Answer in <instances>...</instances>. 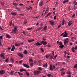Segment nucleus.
Instances as JSON below:
<instances>
[{
  "label": "nucleus",
  "instance_id": "b1692460",
  "mask_svg": "<svg viewBox=\"0 0 77 77\" xmlns=\"http://www.w3.org/2000/svg\"><path fill=\"white\" fill-rule=\"evenodd\" d=\"M47 63H46L45 64H44L43 65V67H45V68L46 67H47Z\"/></svg>",
  "mask_w": 77,
  "mask_h": 77
},
{
  "label": "nucleus",
  "instance_id": "5fc2aeb1",
  "mask_svg": "<svg viewBox=\"0 0 77 77\" xmlns=\"http://www.w3.org/2000/svg\"><path fill=\"white\" fill-rule=\"evenodd\" d=\"M63 74H65V72H62V73H61V75H63Z\"/></svg>",
  "mask_w": 77,
  "mask_h": 77
},
{
  "label": "nucleus",
  "instance_id": "473e14b6",
  "mask_svg": "<svg viewBox=\"0 0 77 77\" xmlns=\"http://www.w3.org/2000/svg\"><path fill=\"white\" fill-rule=\"evenodd\" d=\"M10 60L11 61H12V62H14L15 61L14 59L13 58H11Z\"/></svg>",
  "mask_w": 77,
  "mask_h": 77
},
{
  "label": "nucleus",
  "instance_id": "79ce46f5",
  "mask_svg": "<svg viewBox=\"0 0 77 77\" xmlns=\"http://www.w3.org/2000/svg\"><path fill=\"white\" fill-rule=\"evenodd\" d=\"M69 58H66V62H68V61H69Z\"/></svg>",
  "mask_w": 77,
  "mask_h": 77
},
{
  "label": "nucleus",
  "instance_id": "20e7f679",
  "mask_svg": "<svg viewBox=\"0 0 77 77\" xmlns=\"http://www.w3.org/2000/svg\"><path fill=\"white\" fill-rule=\"evenodd\" d=\"M54 21L53 20H50L49 21V24H51V25H52V26H54Z\"/></svg>",
  "mask_w": 77,
  "mask_h": 77
},
{
  "label": "nucleus",
  "instance_id": "393cba45",
  "mask_svg": "<svg viewBox=\"0 0 77 77\" xmlns=\"http://www.w3.org/2000/svg\"><path fill=\"white\" fill-rule=\"evenodd\" d=\"M13 5H14L15 6H17V5H18V4H17V3H14V2H13Z\"/></svg>",
  "mask_w": 77,
  "mask_h": 77
},
{
  "label": "nucleus",
  "instance_id": "6e6d98bb",
  "mask_svg": "<svg viewBox=\"0 0 77 77\" xmlns=\"http://www.w3.org/2000/svg\"><path fill=\"white\" fill-rule=\"evenodd\" d=\"M75 51V49L74 48H72V51L73 52H74V51Z\"/></svg>",
  "mask_w": 77,
  "mask_h": 77
},
{
  "label": "nucleus",
  "instance_id": "423d86ee",
  "mask_svg": "<svg viewBox=\"0 0 77 77\" xmlns=\"http://www.w3.org/2000/svg\"><path fill=\"white\" fill-rule=\"evenodd\" d=\"M42 42H37L35 44L36 46H39L42 45Z\"/></svg>",
  "mask_w": 77,
  "mask_h": 77
},
{
  "label": "nucleus",
  "instance_id": "3c124183",
  "mask_svg": "<svg viewBox=\"0 0 77 77\" xmlns=\"http://www.w3.org/2000/svg\"><path fill=\"white\" fill-rule=\"evenodd\" d=\"M67 74H68V75H71V73H70V72L68 71L67 72Z\"/></svg>",
  "mask_w": 77,
  "mask_h": 77
},
{
  "label": "nucleus",
  "instance_id": "5701e85b",
  "mask_svg": "<svg viewBox=\"0 0 77 77\" xmlns=\"http://www.w3.org/2000/svg\"><path fill=\"white\" fill-rule=\"evenodd\" d=\"M57 54H56V55L54 56V57L53 58V59L54 60L56 59V57H57Z\"/></svg>",
  "mask_w": 77,
  "mask_h": 77
},
{
  "label": "nucleus",
  "instance_id": "dca6fc26",
  "mask_svg": "<svg viewBox=\"0 0 77 77\" xmlns=\"http://www.w3.org/2000/svg\"><path fill=\"white\" fill-rule=\"evenodd\" d=\"M14 45L15 46H17V47L20 45V43H14Z\"/></svg>",
  "mask_w": 77,
  "mask_h": 77
},
{
  "label": "nucleus",
  "instance_id": "f8f14e48",
  "mask_svg": "<svg viewBox=\"0 0 77 77\" xmlns=\"http://www.w3.org/2000/svg\"><path fill=\"white\" fill-rule=\"evenodd\" d=\"M14 29H13V32H16L17 29V26H15L14 28Z\"/></svg>",
  "mask_w": 77,
  "mask_h": 77
},
{
  "label": "nucleus",
  "instance_id": "de8ad7c7",
  "mask_svg": "<svg viewBox=\"0 0 77 77\" xmlns=\"http://www.w3.org/2000/svg\"><path fill=\"white\" fill-rule=\"evenodd\" d=\"M27 23V20H25V21L24 22V24H26Z\"/></svg>",
  "mask_w": 77,
  "mask_h": 77
},
{
  "label": "nucleus",
  "instance_id": "37998d69",
  "mask_svg": "<svg viewBox=\"0 0 77 77\" xmlns=\"http://www.w3.org/2000/svg\"><path fill=\"white\" fill-rule=\"evenodd\" d=\"M9 61V59H8V58H7L5 60V62L6 63L8 62Z\"/></svg>",
  "mask_w": 77,
  "mask_h": 77
},
{
  "label": "nucleus",
  "instance_id": "f3484780",
  "mask_svg": "<svg viewBox=\"0 0 77 77\" xmlns=\"http://www.w3.org/2000/svg\"><path fill=\"white\" fill-rule=\"evenodd\" d=\"M63 38H65V37H67L68 36V34H64L63 35Z\"/></svg>",
  "mask_w": 77,
  "mask_h": 77
},
{
  "label": "nucleus",
  "instance_id": "412c9836",
  "mask_svg": "<svg viewBox=\"0 0 77 77\" xmlns=\"http://www.w3.org/2000/svg\"><path fill=\"white\" fill-rule=\"evenodd\" d=\"M64 57H65V58H67V59H69V58H70V57L68 55L67 56L64 55Z\"/></svg>",
  "mask_w": 77,
  "mask_h": 77
},
{
  "label": "nucleus",
  "instance_id": "f257e3e1",
  "mask_svg": "<svg viewBox=\"0 0 77 77\" xmlns=\"http://www.w3.org/2000/svg\"><path fill=\"white\" fill-rule=\"evenodd\" d=\"M64 41V44L66 46L68 45V42H69V40L68 38H67L66 39H64L63 40Z\"/></svg>",
  "mask_w": 77,
  "mask_h": 77
},
{
  "label": "nucleus",
  "instance_id": "c756f323",
  "mask_svg": "<svg viewBox=\"0 0 77 77\" xmlns=\"http://www.w3.org/2000/svg\"><path fill=\"white\" fill-rule=\"evenodd\" d=\"M41 48V51H42V52L43 53V52H44V50L43 49V48Z\"/></svg>",
  "mask_w": 77,
  "mask_h": 77
},
{
  "label": "nucleus",
  "instance_id": "052dcab7",
  "mask_svg": "<svg viewBox=\"0 0 77 77\" xmlns=\"http://www.w3.org/2000/svg\"><path fill=\"white\" fill-rule=\"evenodd\" d=\"M2 38H3V37L2 36H0V39H2Z\"/></svg>",
  "mask_w": 77,
  "mask_h": 77
},
{
  "label": "nucleus",
  "instance_id": "8fccbe9b",
  "mask_svg": "<svg viewBox=\"0 0 77 77\" xmlns=\"http://www.w3.org/2000/svg\"><path fill=\"white\" fill-rule=\"evenodd\" d=\"M74 5H77V2L75 1L74 2Z\"/></svg>",
  "mask_w": 77,
  "mask_h": 77
},
{
  "label": "nucleus",
  "instance_id": "e2e57ef3",
  "mask_svg": "<svg viewBox=\"0 0 77 77\" xmlns=\"http://www.w3.org/2000/svg\"><path fill=\"white\" fill-rule=\"evenodd\" d=\"M20 6H23V4L22 3H20L19 4Z\"/></svg>",
  "mask_w": 77,
  "mask_h": 77
},
{
  "label": "nucleus",
  "instance_id": "7ed1b4c3",
  "mask_svg": "<svg viewBox=\"0 0 77 77\" xmlns=\"http://www.w3.org/2000/svg\"><path fill=\"white\" fill-rule=\"evenodd\" d=\"M56 68V66L54 65H53L52 66V65H50V70H53V69H54Z\"/></svg>",
  "mask_w": 77,
  "mask_h": 77
},
{
  "label": "nucleus",
  "instance_id": "9b49d317",
  "mask_svg": "<svg viewBox=\"0 0 77 77\" xmlns=\"http://www.w3.org/2000/svg\"><path fill=\"white\" fill-rule=\"evenodd\" d=\"M72 24V22L71 21H69L68 23V24L69 26H71Z\"/></svg>",
  "mask_w": 77,
  "mask_h": 77
},
{
  "label": "nucleus",
  "instance_id": "774afa93",
  "mask_svg": "<svg viewBox=\"0 0 77 77\" xmlns=\"http://www.w3.org/2000/svg\"><path fill=\"white\" fill-rule=\"evenodd\" d=\"M77 49V46H75V50Z\"/></svg>",
  "mask_w": 77,
  "mask_h": 77
},
{
  "label": "nucleus",
  "instance_id": "c85d7f7f",
  "mask_svg": "<svg viewBox=\"0 0 77 77\" xmlns=\"http://www.w3.org/2000/svg\"><path fill=\"white\" fill-rule=\"evenodd\" d=\"M47 26H46L44 27L43 29L44 30H47Z\"/></svg>",
  "mask_w": 77,
  "mask_h": 77
},
{
  "label": "nucleus",
  "instance_id": "6ab92c4d",
  "mask_svg": "<svg viewBox=\"0 0 77 77\" xmlns=\"http://www.w3.org/2000/svg\"><path fill=\"white\" fill-rule=\"evenodd\" d=\"M69 0H65L63 2V3H68Z\"/></svg>",
  "mask_w": 77,
  "mask_h": 77
},
{
  "label": "nucleus",
  "instance_id": "680f3d73",
  "mask_svg": "<svg viewBox=\"0 0 77 77\" xmlns=\"http://www.w3.org/2000/svg\"><path fill=\"white\" fill-rule=\"evenodd\" d=\"M10 26H11L12 25V22H10Z\"/></svg>",
  "mask_w": 77,
  "mask_h": 77
},
{
  "label": "nucleus",
  "instance_id": "7c9ffc66",
  "mask_svg": "<svg viewBox=\"0 0 77 77\" xmlns=\"http://www.w3.org/2000/svg\"><path fill=\"white\" fill-rule=\"evenodd\" d=\"M0 56L1 57H4V56H5V55H4V53L0 55Z\"/></svg>",
  "mask_w": 77,
  "mask_h": 77
},
{
  "label": "nucleus",
  "instance_id": "2f4dec72",
  "mask_svg": "<svg viewBox=\"0 0 77 77\" xmlns=\"http://www.w3.org/2000/svg\"><path fill=\"white\" fill-rule=\"evenodd\" d=\"M15 9H17L19 11H20V8H18V7L17 6L15 7Z\"/></svg>",
  "mask_w": 77,
  "mask_h": 77
},
{
  "label": "nucleus",
  "instance_id": "9d476101",
  "mask_svg": "<svg viewBox=\"0 0 77 77\" xmlns=\"http://www.w3.org/2000/svg\"><path fill=\"white\" fill-rule=\"evenodd\" d=\"M42 42V45L43 44V45H47V42L46 41H41Z\"/></svg>",
  "mask_w": 77,
  "mask_h": 77
},
{
  "label": "nucleus",
  "instance_id": "a18cd8bd",
  "mask_svg": "<svg viewBox=\"0 0 77 77\" xmlns=\"http://www.w3.org/2000/svg\"><path fill=\"white\" fill-rule=\"evenodd\" d=\"M40 16H38V17H35L34 16H32V18H38V17H39Z\"/></svg>",
  "mask_w": 77,
  "mask_h": 77
},
{
  "label": "nucleus",
  "instance_id": "a878e982",
  "mask_svg": "<svg viewBox=\"0 0 77 77\" xmlns=\"http://www.w3.org/2000/svg\"><path fill=\"white\" fill-rule=\"evenodd\" d=\"M67 34V33H66V31H65L64 32L61 34V36H63V35H64V34Z\"/></svg>",
  "mask_w": 77,
  "mask_h": 77
},
{
  "label": "nucleus",
  "instance_id": "13d9d810",
  "mask_svg": "<svg viewBox=\"0 0 77 77\" xmlns=\"http://www.w3.org/2000/svg\"><path fill=\"white\" fill-rule=\"evenodd\" d=\"M59 44L60 45H62V42H60Z\"/></svg>",
  "mask_w": 77,
  "mask_h": 77
},
{
  "label": "nucleus",
  "instance_id": "bb28decb",
  "mask_svg": "<svg viewBox=\"0 0 77 77\" xmlns=\"http://www.w3.org/2000/svg\"><path fill=\"white\" fill-rule=\"evenodd\" d=\"M64 47V45H60L59 46V47H60V48H63Z\"/></svg>",
  "mask_w": 77,
  "mask_h": 77
},
{
  "label": "nucleus",
  "instance_id": "72a5a7b5",
  "mask_svg": "<svg viewBox=\"0 0 77 77\" xmlns=\"http://www.w3.org/2000/svg\"><path fill=\"white\" fill-rule=\"evenodd\" d=\"M23 53L24 54H27V51H26V50H25L23 52Z\"/></svg>",
  "mask_w": 77,
  "mask_h": 77
},
{
  "label": "nucleus",
  "instance_id": "4be33fe9",
  "mask_svg": "<svg viewBox=\"0 0 77 77\" xmlns=\"http://www.w3.org/2000/svg\"><path fill=\"white\" fill-rule=\"evenodd\" d=\"M26 71V70L25 69H20V72H23V71Z\"/></svg>",
  "mask_w": 77,
  "mask_h": 77
},
{
  "label": "nucleus",
  "instance_id": "cd10ccee",
  "mask_svg": "<svg viewBox=\"0 0 77 77\" xmlns=\"http://www.w3.org/2000/svg\"><path fill=\"white\" fill-rule=\"evenodd\" d=\"M29 62L30 63L31 62H33V60H32V59L31 58L29 59Z\"/></svg>",
  "mask_w": 77,
  "mask_h": 77
},
{
  "label": "nucleus",
  "instance_id": "4c0bfd02",
  "mask_svg": "<svg viewBox=\"0 0 77 77\" xmlns=\"http://www.w3.org/2000/svg\"><path fill=\"white\" fill-rule=\"evenodd\" d=\"M38 69L39 70V71H42V68L40 67H38Z\"/></svg>",
  "mask_w": 77,
  "mask_h": 77
},
{
  "label": "nucleus",
  "instance_id": "0e129e2a",
  "mask_svg": "<svg viewBox=\"0 0 77 77\" xmlns=\"http://www.w3.org/2000/svg\"><path fill=\"white\" fill-rule=\"evenodd\" d=\"M67 77H71V75H68Z\"/></svg>",
  "mask_w": 77,
  "mask_h": 77
},
{
  "label": "nucleus",
  "instance_id": "39448f33",
  "mask_svg": "<svg viewBox=\"0 0 77 77\" xmlns=\"http://www.w3.org/2000/svg\"><path fill=\"white\" fill-rule=\"evenodd\" d=\"M17 54L19 56V57H22V58L23 57V55L22 54L19 52H18L17 53Z\"/></svg>",
  "mask_w": 77,
  "mask_h": 77
},
{
  "label": "nucleus",
  "instance_id": "4468645a",
  "mask_svg": "<svg viewBox=\"0 0 77 77\" xmlns=\"http://www.w3.org/2000/svg\"><path fill=\"white\" fill-rule=\"evenodd\" d=\"M14 72L13 71H11L10 72H9V74H11V75H13L14 74Z\"/></svg>",
  "mask_w": 77,
  "mask_h": 77
},
{
  "label": "nucleus",
  "instance_id": "ddd939ff",
  "mask_svg": "<svg viewBox=\"0 0 77 77\" xmlns=\"http://www.w3.org/2000/svg\"><path fill=\"white\" fill-rule=\"evenodd\" d=\"M15 49V45H13L12 46V48L11 49V51H14V50Z\"/></svg>",
  "mask_w": 77,
  "mask_h": 77
},
{
  "label": "nucleus",
  "instance_id": "69168bd1",
  "mask_svg": "<svg viewBox=\"0 0 77 77\" xmlns=\"http://www.w3.org/2000/svg\"><path fill=\"white\" fill-rule=\"evenodd\" d=\"M26 8L27 9V10H29L30 8L28 7H26Z\"/></svg>",
  "mask_w": 77,
  "mask_h": 77
},
{
  "label": "nucleus",
  "instance_id": "58836bf2",
  "mask_svg": "<svg viewBox=\"0 0 77 77\" xmlns=\"http://www.w3.org/2000/svg\"><path fill=\"white\" fill-rule=\"evenodd\" d=\"M64 23H65V20H63V22H62V25H64Z\"/></svg>",
  "mask_w": 77,
  "mask_h": 77
},
{
  "label": "nucleus",
  "instance_id": "a211bd4d",
  "mask_svg": "<svg viewBox=\"0 0 77 77\" xmlns=\"http://www.w3.org/2000/svg\"><path fill=\"white\" fill-rule=\"evenodd\" d=\"M11 14L14 16H15L17 15V13L16 12H11Z\"/></svg>",
  "mask_w": 77,
  "mask_h": 77
},
{
  "label": "nucleus",
  "instance_id": "338daca9",
  "mask_svg": "<svg viewBox=\"0 0 77 77\" xmlns=\"http://www.w3.org/2000/svg\"><path fill=\"white\" fill-rule=\"evenodd\" d=\"M59 41H58L57 42V44H59L60 42H59Z\"/></svg>",
  "mask_w": 77,
  "mask_h": 77
},
{
  "label": "nucleus",
  "instance_id": "0eeeda50",
  "mask_svg": "<svg viewBox=\"0 0 77 77\" xmlns=\"http://www.w3.org/2000/svg\"><path fill=\"white\" fill-rule=\"evenodd\" d=\"M5 73V71L3 70H2L0 71V74L1 75H3Z\"/></svg>",
  "mask_w": 77,
  "mask_h": 77
},
{
  "label": "nucleus",
  "instance_id": "c03bdc74",
  "mask_svg": "<svg viewBox=\"0 0 77 77\" xmlns=\"http://www.w3.org/2000/svg\"><path fill=\"white\" fill-rule=\"evenodd\" d=\"M19 15H20V16L23 17V16H24V15L23 14H19Z\"/></svg>",
  "mask_w": 77,
  "mask_h": 77
},
{
  "label": "nucleus",
  "instance_id": "aec40b11",
  "mask_svg": "<svg viewBox=\"0 0 77 77\" xmlns=\"http://www.w3.org/2000/svg\"><path fill=\"white\" fill-rule=\"evenodd\" d=\"M28 42H33V41H34V39H31L30 40H28Z\"/></svg>",
  "mask_w": 77,
  "mask_h": 77
},
{
  "label": "nucleus",
  "instance_id": "4d7b16f0",
  "mask_svg": "<svg viewBox=\"0 0 77 77\" xmlns=\"http://www.w3.org/2000/svg\"><path fill=\"white\" fill-rule=\"evenodd\" d=\"M51 15V13H49L47 15L48 16H49L50 15Z\"/></svg>",
  "mask_w": 77,
  "mask_h": 77
},
{
  "label": "nucleus",
  "instance_id": "f03ea898",
  "mask_svg": "<svg viewBox=\"0 0 77 77\" xmlns=\"http://www.w3.org/2000/svg\"><path fill=\"white\" fill-rule=\"evenodd\" d=\"M34 75H38V74H40L41 73V72L39 70H34Z\"/></svg>",
  "mask_w": 77,
  "mask_h": 77
},
{
  "label": "nucleus",
  "instance_id": "2eb2a0df",
  "mask_svg": "<svg viewBox=\"0 0 77 77\" xmlns=\"http://www.w3.org/2000/svg\"><path fill=\"white\" fill-rule=\"evenodd\" d=\"M6 37H7V38H8V39H10V38H11V35H8L7 34L6 35Z\"/></svg>",
  "mask_w": 77,
  "mask_h": 77
},
{
  "label": "nucleus",
  "instance_id": "864d4df0",
  "mask_svg": "<svg viewBox=\"0 0 77 77\" xmlns=\"http://www.w3.org/2000/svg\"><path fill=\"white\" fill-rule=\"evenodd\" d=\"M42 40H43V41H45L46 39V38H45L43 37L42 38Z\"/></svg>",
  "mask_w": 77,
  "mask_h": 77
},
{
  "label": "nucleus",
  "instance_id": "1a4fd4ad",
  "mask_svg": "<svg viewBox=\"0 0 77 77\" xmlns=\"http://www.w3.org/2000/svg\"><path fill=\"white\" fill-rule=\"evenodd\" d=\"M22 65L24 67H26V68H29V66H28L27 64L23 63L22 64Z\"/></svg>",
  "mask_w": 77,
  "mask_h": 77
},
{
  "label": "nucleus",
  "instance_id": "603ef678",
  "mask_svg": "<svg viewBox=\"0 0 77 77\" xmlns=\"http://www.w3.org/2000/svg\"><path fill=\"white\" fill-rule=\"evenodd\" d=\"M47 76H48V77H50V76H51V74H47Z\"/></svg>",
  "mask_w": 77,
  "mask_h": 77
},
{
  "label": "nucleus",
  "instance_id": "6e6552de",
  "mask_svg": "<svg viewBox=\"0 0 77 77\" xmlns=\"http://www.w3.org/2000/svg\"><path fill=\"white\" fill-rule=\"evenodd\" d=\"M43 2L42 1H41L39 3V6H42L44 5Z\"/></svg>",
  "mask_w": 77,
  "mask_h": 77
},
{
  "label": "nucleus",
  "instance_id": "f704fd0d",
  "mask_svg": "<svg viewBox=\"0 0 77 77\" xmlns=\"http://www.w3.org/2000/svg\"><path fill=\"white\" fill-rule=\"evenodd\" d=\"M17 73H18L19 75H23V73H21L19 72H17Z\"/></svg>",
  "mask_w": 77,
  "mask_h": 77
},
{
  "label": "nucleus",
  "instance_id": "c9c22d12",
  "mask_svg": "<svg viewBox=\"0 0 77 77\" xmlns=\"http://www.w3.org/2000/svg\"><path fill=\"white\" fill-rule=\"evenodd\" d=\"M50 59L51 60H52L53 59V56H51L50 57Z\"/></svg>",
  "mask_w": 77,
  "mask_h": 77
},
{
  "label": "nucleus",
  "instance_id": "ea45409f",
  "mask_svg": "<svg viewBox=\"0 0 77 77\" xmlns=\"http://www.w3.org/2000/svg\"><path fill=\"white\" fill-rule=\"evenodd\" d=\"M30 65L31 67H32V66H33V63H30Z\"/></svg>",
  "mask_w": 77,
  "mask_h": 77
},
{
  "label": "nucleus",
  "instance_id": "09e8293b",
  "mask_svg": "<svg viewBox=\"0 0 77 77\" xmlns=\"http://www.w3.org/2000/svg\"><path fill=\"white\" fill-rule=\"evenodd\" d=\"M26 74L27 75H29V73L27 71H26Z\"/></svg>",
  "mask_w": 77,
  "mask_h": 77
},
{
  "label": "nucleus",
  "instance_id": "49530a36",
  "mask_svg": "<svg viewBox=\"0 0 77 77\" xmlns=\"http://www.w3.org/2000/svg\"><path fill=\"white\" fill-rule=\"evenodd\" d=\"M31 29H32V28H28L27 29V30H31Z\"/></svg>",
  "mask_w": 77,
  "mask_h": 77
},
{
  "label": "nucleus",
  "instance_id": "a19ab883",
  "mask_svg": "<svg viewBox=\"0 0 77 77\" xmlns=\"http://www.w3.org/2000/svg\"><path fill=\"white\" fill-rule=\"evenodd\" d=\"M75 38H72V40L73 42H74V41H75Z\"/></svg>",
  "mask_w": 77,
  "mask_h": 77
},
{
  "label": "nucleus",
  "instance_id": "bf43d9fd",
  "mask_svg": "<svg viewBox=\"0 0 77 77\" xmlns=\"http://www.w3.org/2000/svg\"><path fill=\"white\" fill-rule=\"evenodd\" d=\"M48 10H46V11L45 13L46 14H47V13H48Z\"/></svg>",
  "mask_w": 77,
  "mask_h": 77
},
{
  "label": "nucleus",
  "instance_id": "e433bc0d",
  "mask_svg": "<svg viewBox=\"0 0 77 77\" xmlns=\"http://www.w3.org/2000/svg\"><path fill=\"white\" fill-rule=\"evenodd\" d=\"M42 62V61H41V60H40L38 61V63H39V64H41Z\"/></svg>",
  "mask_w": 77,
  "mask_h": 77
}]
</instances>
